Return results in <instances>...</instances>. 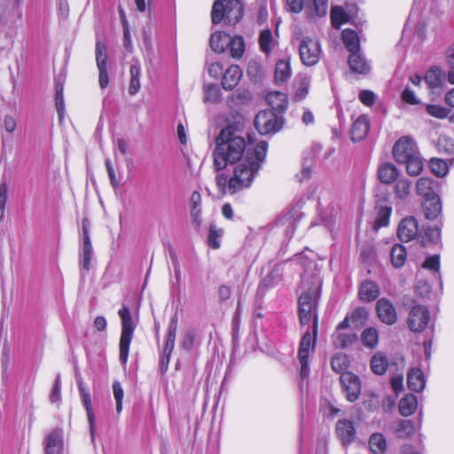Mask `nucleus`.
I'll return each mask as SVG.
<instances>
[{"instance_id": "45", "label": "nucleus", "mask_w": 454, "mask_h": 454, "mask_svg": "<svg viewBox=\"0 0 454 454\" xmlns=\"http://www.w3.org/2000/svg\"><path fill=\"white\" fill-rule=\"evenodd\" d=\"M430 169L431 171L437 176L442 177L444 176L449 170L448 164L445 160L434 158L430 160Z\"/></svg>"}, {"instance_id": "20", "label": "nucleus", "mask_w": 454, "mask_h": 454, "mask_svg": "<svg viewBox=\"0 0 454 454\" xmlns=\"http://www.w3.org/2000/svg\"><path fill=\"white\" fill-rule=\"evenodd\" d=\"M369 120L366 116H359L353 123L350 130V137L353 141H361L369 131Z\"/></svg>"}, {"instance_id": "5", "label": "nucleus", "mask_w": 454, "mask_h": 454, "mask_svg": "<svg viewBox=\"0 0 454 454\" xmlns=\"http://www.w3.org/2000/svg\"><path fill=\"white\" fill-rule=\"evenodd\" d=\"M118 315L121 320V333L119 344L120 361L121 364H125L129 357V345L137 325L128 307L122 306V308L119 309Z\"/></svg>"}, {"instance_id": "39", "label": "nucleus", "mask_w": 454, "mask_h": 454, "mask_svg": "<svg viewBox=\"0 0 454 454\" xmlns=\"http://www.w3.org/2000/svg\"><path fill=\"white\" fill-rule=\"evenodd\" d=\"M222 98L221 90L216 84H207L204 86V100L208 103H218Z\"/></svg>"}, {"instance_id": "2", "label": "nucleus", "mask_w": 454, "mask_h": 454, "mask_svg": "<svg viewBox=\"0 0 454 454\" xmlns=\"http://www.w3.org/2000/svg\"><path fill=\"white\" fill-rule=\"evenodd\" d=\"M268 151V144L259 142L251 151L249 148L243 160L234 163L232 176L228 177L221 173L215 176L217 189L222 194H234L251 186Z\"/></svg>"}, {"instance_id": "59", "label": "nucleus", "mask_w": 454, "mask_h": 454, "mask_svg": "<svg viewBox=\"0 0 454 454\" xmlns=\"http://www.w3.org/2000/svg\"><path fill=\"white\" fill-rule=\"evenodd\" d=\"M223 67L220 62H213L207 66L208 74L215 79L219 78L223 74Z\"/></svg>"}, {"instance_id": "64", "label": "nucleus", "mask_w": 454, "mask_h": 454, "mask_svg": "<svg viewBox=\"0 0 454 454\" xmlns=\"http://www.w3.org/2000/svg\"><path fill=\"white\" fill-rule=\"evenodd\" d=\"M424 268H427L430 270L438 271L440 268V261L438 256H430L428 257L424 264Z\"/></svg>"}, {"instance_id": "18", "label": "nucleus", "mask_w": 454, "mask_h": 454, "mask_svg": "<svg viewBox=\"0 0 454 454\" xmlns=\"http://www.w3.org/2000/svg\"><path fill=\"white\" fill-rule=\"evenodd\" d=\"M63 447L62 431L56 429L46 437L45 453L60 454Z\"/></svg>"}, {"instance_id": "33", "label": "nucleus", "mask_w": 454, "mask_h": 454, "mask_svg": "<svg viewBox=\"0 0 454 454\" xmlns=\"http://www.w3.org/2000/svg\"><path fill=\"white\" fill-rule=\"evenodd\" d=\"M423 208L427 218H436L442 210L439 198L436 196L432 199L426 200L423 203Z\"/></svg>"}, {"instance_id": "26", "label": "nucleus", "mask_w": 454, "mask_h": 454, "mask_svg": "<svg viewBox=\"0 0 454 454\" xmlns=\"http://www.w3.org/2000/svg\"><path fill=\"white\" fill-rule=\"evenodd\" d=\"M292 75L290 61L288 59H280L276 63L275 82L277 84H283Z\"/></svg>"}, {"instance_id": "57", "label": "nucleus", "mask_w": 454, "mask_h": 454, "mask_svg": "<svg viewBox=\"0 0 454 454\" xmlns=\"http://www.w3.org/2000/svg\"><path fill=\"white\" fill-rule=\"evenodd\" d=\"M105 163H106V170H107V174H108V176L110 179L111 185L114 188H118L121 184V179L119 177H117L111 160L106 159Z\"/></svg>"}, {"instance_id": "35", "label": "nucleus", "mask_w": 454, "mask_h": 454, "mask_svg": "<svg viewBox=\"0 0 454 454\" xmlns=\"http://www.w3.org/2000/svg\"><path fill=\"white\" fill-rule=\"evenodd\" d=\"M391 262L395 268L402 267L407 257L405 247L403 245L395 244L391 249Z\"/></svg>"}, {"instance_id": "24", "label": "nucleus", "mask_w": 454, "mask_h": 454, "mask_svg": "<svg viewBox=\"0 0 454 454\" xmlns=\"http://www.w3.org/2000/svg\"><path fill=\"white\" fill-rule=\"evenodd\" d=\"M398 169L389 162L382 163L378 168V177L384 184H392L398 176Z\"/></svg>"}, {"instance_id": "38", "label": "nucleus", "mask_w": 454, "mask_h": 454, "mask_svg": "<svg viewBox=\"0 0 454 454\" xmlns=\"http://www.w3.org/2000/svg\"><path fill=\"white\" fill-rule=\"evenodd\" d=\"M411 189V182L406 178L398 179L395 185V195L400 200L409 197Z\"/></svg>"}, {"instance_id": "41", "label": "nucleus", "mask_w": 454, "mask_h": 454, "mask_svg": "<svg viewBox=\"0 0 454 454\" xmlns=\"http://www.w3.org/2000/svg\"><path fill=\"white\" fill-rule=\"evenodd\" d=\"M348 366V360L346 355L338 353L332 357L331 367L334 372L340 373V375L343 372H346L345 371L347 370Z\"/></svg>"}, {"instance_id": "53", "label": "nucleus", "mask_w": 454, "mask_h": 454, "mask_svg": "<svg viewBox=\"0 0 454 454\" xmlns=\"http://www.w3.org/2000/svg\"><path fill=\"white\" fill-rule=\"evenodd\" d=\"M427 112L433 117L443 119L448 116L449 110L439 105H427Z\"/></svg>"}, {"instance_id": "47", "label": "nucleus", "mask_w": 454, "mask_h": 454, "mask_svg": "<svg viewBox=\"0 0 454 454\" xmlns=\"http://www.w3.org/2000/svg\"><path fill=\"white\" fill-rule=\"evenodd\" d=\"M368 315L367 309L360 307L356 309L349 317L354 326L359 327L366 322Z\"/></svg>"}, {"instance_id": "51", "label": "nucleus", "mask_w": 454, "mask_h": 454, "mask_svg": "<svg viewBox=\"0 0 454 454\" xmlns=\"http://www.w3.org/2000/svg\"><path fill=\"white\" fill-rule=\"evenodd\" d=\"M446 59L448 66V82L450 84H454V44L449 48Z\"/></svg>"}, {"instance_id": "14", "label": "nucleus", "mask_w": 454, "mask_h": 454, "mask_svg": "<svg viewBox=\"0 0 454 454\" xmlns=\"http://www.w3.org/2000/svg\"><path fill=\"white\" fill-rule=\"evenodd\" d=\"M398 237L402 241L409 242L419 233V224L415 217L409 216L401 221L398 226Z\"/></svg>"}, {"instance_id": "55", "label": "nucleus", "mask_w": 454, "mask_h": 454, "mask_svg": "<svg viewBox=\"0 0 454 454\" xmlns=\"http://www.w3.org/2000/svg\"><path fill=\"white\" fill-rule=\"evenodd\" d=\"M55 105L59 119L63 118L65 108L62 85H57Z\"/></svg>"}, {"instance_id": "36", "label": "nucleus", "mask_w": 454, "mask_h": 454, "mask_svg": "<svg viewBox=\"0 0 454 454\" xmlns=\"http://www.w3.org/2000/svg\"><path fill=\"white\" fill-rule=\"evenodd\" d=\"M371 450L375 454H381L387 448V442L382 434L375 433L371 435L369 440Z\"/></svg>"}, {"instance_id": "54", "label": "nucleus", "mask_w": 454, "mask_h": 454, "mask_svg": "<svg viewBox=\"0 0 454 454\" xmlns=\"http://www.w3.org/2000/svg\"><path fill=\"white\" fill-rule=\"evenodd\" d=\"M391 214V208L388 207H383L380 208L375 224L378 228L387 225L389 216Z\"/></svg>"}, {"instance_id": "34", "label": "nucleus", "mask_w": 454, "mask_h": 454, "mask_svg": "<svg viewBox=\"0 0 454 454\" xmlns=\"http://www.w3.org/2000/svg\"><path fill=\"white\" fill-rule=\"evenodd\" d=\"M361 340L364 347L375 348L379 342V333L374 327L365 328L361 334Z\"/></svg>"}, {"instance_id": "13", "label": "nucleus", "mask_w": 454, "mask_h": 454, "mask_svg": "<svg viewBox=\"0 0 454 454\" xmlns=\"http://www.w3.org/2000/svg\"><path fill=\"white\" fill-rule=\"evenodd\" d=\"M376 312L380 321L392 325L397 320V314L393 303L387 298H380L376 304Z\"/></svg>"}, {"instance_id": "50", "label": "nucleus", "mask_w": 454, "mask_h": 454, "mask_svg": "<svg viewBox=\"0 0 454 454\" xmlns=\"http://www.w3.org/2000/svg\"><path fill=\"white\" fill-rule=\"evenodd\" d=\"M437 147L440 152H443L447 154L454 153V142L451 138L446 136H441L437 141Z\"/></svg>"}, {"instance_id": "30", "label": "nucleus", "mask_w": 454, "mask_h": 454, "mask_svg": "<svg viewBox=\"0 0 454 454\" xmlns=\"http://www.w3.org/2000/svg\"><path fill=\"white\" fill-rule=\"evenodd\" d=\"M258 41L260 50L266 55L270 54L277 45V42L273 39L272 33L270 29L261 31Z\"/></svg>"}, {"instance_id": "6", "label": "nucleus", "mask_w": 454, "mask_h": 454, "mask_svg": "<svg viewBox=\"0 0 454 454\" xmlns=\"http://www.w3.org/2000/svg\"><path fill=\"white\" fill-rule=\"evenodd\" d=\"M299 56L303 65L312 67L318 63L322 54V48L317 39L302 37L299 41Z\"/></svg>"}, {"instance_id": "21", "label": "nucleus", "mask_w": 454, "mask_h": 454, "mask_svg": "<svg viewBox=\"0 0 454 454\" xmlns=\"http://www.w3.org/2000/svg\"><path fill=\"white\" fill-rule=\"evenodd\" d=\"M336 430L343 444H348L355 439L356 430L351 421L342 419L338 421Z\"/></svg>"}, {"instance_id": "44", "label": "nucleus", "mask_w": 454, "mask_h": 454, "mask_svg": "<svg viewBox=\"0 0 454 454\" xmlns=\"http://www.w3.org/2000/svg\"><path fill=\"white\" fill-rule=\"evenodd\" d=\"M95 51L98 68L107 67V50L106 44L101 41H97Z\"/></svg>"}, {"instance_id": "1", "label": "nucleus", "mask_w": 454, "mask_h": 454, "mask_svg": "<svg viewBox=\"0 0 454 454\" xmlns=\"http://www.w3.org/2000/svg\"><path fill=\"white\" fill-rule=\"evenodd\" d=\"M299 262L304 269L301 278L302 293L299 299V316L302 325H309L313 320V334L309 330L306 331L301 338L298 358L301 364L300 376L306 379L309 373V356L315 349L316 334L317 331V317L316 314L321 279L315 272L316 264L313 261H309L304 255H301Z\"/></svg>"}, {"instance_id": "3", "label": "nucleus", "mask_w": 454, "mask_h": 454, "mask_svg": "<svg viewBox=\"0 0 454 454\" xmlns=\"http://www.w3.org/2000/svg\"><path fill=\"white\" fill-rule=\"evenodd\" d=\"M247 150L246 140L240 130L231 125L225 127L215 138V147L213 152L215 170L221 171L228 164L243 160Z\"/></svg>"}, {"instance_id": "48", "label": "nucleus", "mask_w": 454, "mask_h": 454, "mask_svg": "<svg viewBox=\"0 0 454 454\" xmlns=\"http://www.w3.org/2000/svg\"><path fill=\"white\" fill-rule=\"evenodd\" d=\"M278 225L283 228L286 235H293L296 228V220L293 215H287L278 220Z\"/></svg>"}, {"instance_id": "9", "label": "nucleus", "mask_w": 454, "mask_h": 454, "mask_svg": "<svg viewBox=\"0 0 454 454\" xmlns=\"http://www.w3.org/2000/svg\"><path fill=\"white\" fill-rule=\"evenodd\" d=\"M430 318L428 309L421 305L411 308L408 317V325L412 332H422L426 329Z\"/></svg>"}, {"instance_id": "56", "label": "nucleus", "mask_w": 454, "mask_h": 454, "mask_svg": "<svg viewBox=\"0 0 454 454\" xmlns=\"http://www.w3.org/2000/svg\"><path fill=\"white\" fill-rule=\"evenodd\" d=\"M8 198V185L5 182L0 184V220L4 216V208Z\"/></svg>"}, {"instance_id": "16", "label": "nucleus", "mask_w": 454, "mask_h": 454, "mask_svg": "<svg viewBox=\"0 0 454 454\" xmlns=\"http://www.w3.org/2000/svg\"><path fill=\"white\" fill-rule=\"evenodd\" d=\"M93 247L90 242L88 230L83 225L82 247L80 253V265L83 270H89L92 259Z\"/></svg>"}, {"instance_id": "12", "label": "nucleus", "mask_w": 454, "mask_h": 454, "mask_svg": "<svg viewBox=\"0 0 454 454\" xmlns=\"http://www.w3.org/2000/svg\"><path fill=\"white\" fill-rule=\"evenodd\" d=\"M220 14L226 25H235L243 16V5L239 0H228L223 4Z\"/></svg>"}, {"instance_id": "46", "label": "nucleus", "mask_w": 454, "mask_h": 454, "mask_svg": "<svg viewBox=\"0 0 454 454\" xmlns=\"http://www.w3.org/2000/svg\"><path fill=\"white\" fill-rule=\"evenodd\" d=\"M310 87V80L302 76L299 78V81L295 89V98L297 100H302L308 95Z\"/></svg>"}, {"instance_id": "27", "label": "nucleus", "mask_w": 454, "mask_h": 454, "mask_svg": "<svg viewBox=\"0 0 454 454\" xmlns=\"http://www.w3.org/2000/svg\"><path fill=\"white\" fill-rule=\"evenodd\" d=\"M230 40L231 38L227 34L215 32L212 34L209 40L210 47L215 52L222 53L229 46Z\"/></svg>"}, {"instance_id": "42", "label": "nucleus", "mask_w": 454, "mask_h": 454, "mask_svg": "<svg viewBox=\"0 0 454 454\" xmlns=\"http://www.w3.org/2000/svg\"><path fill=\"white\" fill-rule=\"evenodd\" d=\"M230 50L231 57L239 59L243 56L245 51V42L242 36H234L230 40Z\"/></svg>"}, {"instance_id": "37", "label": "nucleus", "mask_w": 454, "mask_h": 454, "mask_svg": "<svg viewBox=\"0 0 454 454\" xmlns=\"http://www.w3.org/2000/svg\"><path fill=\"white\" fill-rule=\"evenodd\" d=\"M371 368L378 375H382L387 368V357L382 353H376L371 360Z\"/></svg>"}, {"instance_id": "29", "label": "nucleus", "mask_w": 454, "mask_h": 454, "mask_svg": "<svg viewBox=\"0 0 454 454\" xmlns=\"http://www.w3.org/2000/svg\"><path fill=\"white\" fill-rule=\"evenodd\" d=\"M417 405V397L412 394L406 395L399 402V411L404 417L411 416L416 411Z\"/></svg>"}, {"instance_id": "32", "label": "nucleus", "mask_w": 454, "mask_h": 454, "mask_svg": "<svg viewBox=\"0 0 454 454\" xmlns=\"http://www.w3.org/2000/svg\"><path fill=\"white\" fill-rule=\"evenodd\" d=\"M432 180L427 177H420L416 184V192L419 195L422 196L426 200L436 197L433 188Z\"/></svg>"}, {"instance_id": "28", "label": "nucleus", "mask_w": 454, "mask_h": 454, "mask_svg": "<svg viewBox=\"0 0 454 454\" xmlns=\"http://www.w3.org/2000/svg\"><path fill=\"white\" fill-rule=\"evenodd\" d=\"M130 81L129 86V93L131 96L136 95L140 90V75L141 67L138 61H135L129 67Z\"/></svg>"}, {"instance_id": "8", "label": "nucleus", "mask_w": 454, "mask_h": 454, "mask_svg": "<svg viewBox=\"0 0 454 454\" xmlns=\"http://www.w3.org/2000/svg\"><path fill=\"white\" fill-rule=\"evenodd\" d=\"M254 126L262 135L276 132L280 129L279 120L272 111H261L254 119Z\"/></svg>"}, {"instance_id": "17", "label": "nucleus", "mask_w": 454, "mask_h": 454, "mask_svg": "<svg viewBox=\"0 0 454 454\" xmlns=\"http://www.w3.org/2000/svg\"><path fill=\"white\" fill-rule=\"evenodd\" d=\"M380 294V287L373 281L365 280L359 286L358 297L363 302L374 301L379 297Z\"/></svg>"}, {"instance_id": "49", "label": "nucleus", "mask_w": 454, "mask_h": 454, "mask_svg": "<svg viewBox=\"0 0 454 454\" xmlns=\"http://www.w3.org/2000/svg\"><path fill=\"white\" fill-rule=\"evenodd\" d=\"M331 20L335 27H339L340 25L347 22V14L341 7L335 6L331 12Z\"/></svg>"}, {"instance_id": "60", "label": "nucleus", "mask_w": 454, "mask_h": 454, "mask_svg": "<svg viewBox=\"0 0 454 454\" xmlns=\"http://www.w3.org/2000/svg\"><path fill=\"white\" fill-rule=\"evenodd\" d=\"M288 11L294 13L301 12L304 6V0H286Z\"/></svg>"}, {"instance_id": "22", "label": "nucleus", "mask_w": 454, "mask_h": 454, "mask_svg": "<svg viewBox=\"0 0 454 454\" xmlns=\"http://www.w3.org/2000/svg\"><path fill=\"white\" fill-rule=\"evenodd\" d=\"M176 330L177 319L174 317L168 325V334L163 348V356L166 357L167 364L169 362L171 353L175 347Z\"/></svg>"}, {"instance_id": "25", "label": "nucleus", "mask_w": 454, "mask_h": 454, "mask_svg": "<svg viewBox=\"0 0 454 454\" xmlns=\"http://www.w3.org/2000/svg\"><path fill=\"white\" fill-rule=\"evenodd\" d=\"M266 100L270 106L272 112H283L288 105L286 95L279 91L270 92L267 95Z\"/></svg>"}, {"instance_id": "31", "label": "nucleus", "mask_w": 454, "mask_h": 454, "mask_svg": "<svg viewBox=\"0 0 454 454\" xmlns=\"http://www.w3.org/2000/svg\"><path fill=\"white\" fill-rule=\"evenodd\" d=\"M357 340V335L351 332H336L333 335V344L337 348H345Z\"/></svg>"}, {"instance_id": "11", "label": "nucleus", "mask_w": 454, "mask_h": 454, "mask_svg": "<svg viewBox=\"0 0 454 454\" xmlns=\"http://www.w3.org/2000/svg\"><path fill=\"white\" fill-rule=\"evenodd\" d=\"M77 385L82 405L86 411L88 423L90 427V433L91 438L93 439L95 435V416L92 409L90 393L89 389L86 387L81 375H77Z\"/></svg>"}, {"instance_id": "23", "label": "nucleus", "mask_w": 454, "mask_h": 454, "mask_svg": "<svg viewBox=\"0 0 454 454\" xmlns=\"http://www.w3.org/2000/svg\"><path fill=\"white\" fill-rule=\"evenodd\" d=\"M407 383L409 388L414 392L423 390L426 385L423 372L419 368L410 370L407 375Z\"/></svg>"}, {"instance_id": "4", "label": "nucleus", "mask_w": 454, "mask_h": 454, "mask_svg": "<svg viewBox=\"0 0 454 454\" xmlns=\"http://www.w3.org/2000/svg\"><path fill=\"white\" fill-rule=\"evenodd\" d=\"M342 40L350 52L348 64L351 70L360 74H365L370 71V64L360 53V41L356 31L345 29L342 31Z\"/></svg>"}, {"instance_id": "43", "label": "nucleus", "mask_w": 454, "mask_h": 454, "mask_svg": "<svg viewBox=\"0 0 454 454\" xmlns=\"http://www.w3.org/2000/svg\"><path fill=\"white\" fill-rule=\"evenodd\" d=\"M223 235V231L220 228H217L215 224H211L209 227V233L207 238L208 245L214 248L217 249L221 246V238Z\"/></svg>"}, {"instance_id": "7", "label": "nucleus", "mask_w": 454, "mask_h": 454, "mask_svg": "<svg viewBox=\"0 0 454 454\" xmlns=\"http://www.w3.org/2000/svg\"><path fill=\"white\" fill-rule=\"evenodd\" d=\"M419 154L418 148L414 140L409 137L399 138L394 147L393 155L399 163L407 161L409 159Z\"/></svg>"}, {"instance_id": "62", "label": "nucleus", "mask_w": 454, "mask_h": 454, "mask_svg": "<svg viewBox=\"0 0 454 454\" xmlns=\"http://www.w3.org/2000/svg\"><path fill=\"white\" fill-rule=\"evenodd\" d=\"M402 98L407 104H411V105L419 104V100L416 97L415 93L408 88L403 91Z\"/></svg>"}, {"instance_id": "40", "label": "nucleus", "mask_w": 454, "mask_h": 454, "mask_svg": "<svg viewBox=\"0 0 454 454\" xmlns=\"http://www.w3.org/2000/svg\"><path fill=\"white\" fill-rule=\"evenodd\" d=\"M401 164L406 165V171L410 176H418L420 174L423 168V162L419 156V153L407 161H403Z\"/></svg>"}, {"instance_id": "61", "label": "nucleus", "mask_w": 454, "mask_h": 454, "mask_svg": "<svg viewBox=\"0 0 454 454\" xmlns=\"http://www.w3.org/2000/svg\"><path fill=\"white\" fill-rule=\"evenodd\" d=\"M327 0H313L314 11L319 17L325 16L327 12Z\"/></svg>"}, {"instance_id": "63", "label": "nucleus", "mask_w": 454, "mask_h": 454, "mask_svg": "<svg viewBox=\"0 0 454 454\" xmlns=\"http://www.w3.org/2000/svg\"><path fill=\"white\" fill-rule=\"evenodd\" d=\"M360 101L365 106H372L374 103L375 96L370 90H362L359 94Z\"/></svg>"}, {"instance_id": "58", "label": "nucleus", "mask_w": 454, "mask_h": 454, "mask_svg": "<svg viewBox=\"0 0 454 454\" xmlns=\"http://www.w3.org/2000/svg\"><path fill=\"white\" fill-rule=\"evenodd\" d=\"M228 0H215V1L213 7H212V12H211L212 22L214 24H218L222 21L223 15L220 14L221 7H222L223 4H224Z\"/></svg>"}, {"instance_id": "19", "label": "nucleus", "mask_w": 454, "mask_h": 454, "mask_svg": "<svg viewBox=\"0 0 454 454\" xmlns=\"http://www.w3.org/2000/svg\"><path fill=\"white\" fill-rule=\"evenodd\" d=\"M425 82L432 93L442 90L444 85L442 71L436 67H431L425 74Z\"/></svg>"}, {"instance_id": "15", "label": "nucleus", "mask_w": 454, "mask_h": 454, "mask_svg": "<svg viewBox=\"0 0 454 454\" xmlns=\"http://www.w3.org/2000/svg\"><path fill=\"white\" fill-rule=\"evenodd\" d=\"M243 76L242 70L238 65H231L223 74L222 86L226 90H233Z\"/></svg>"}, {"instance_id": "52", "label": "nucleus", "mask_w": 454, "mask_h": 454, "mask_svg": "<svg viewBox=\"0 0 454 454\" xmlns=\"http://www.w3.org/2000/svg\"><path fill=\"white\" fill-rule=\"evenodd\" d=\"M414 431V426L410 420H402L396 432L399 437H409L413 434Z\"/></svg>"}, {"instance_id": "10", "label": "nucleus", "mask_w": 454, "mask_h": 454, "mask_svg": "<svg viewBox=\"0 0 454 454\" xmlns=\"http://www.w3.org/2000/svg\"><path fill=\"white\" fill-rule=\"evenodd\" d=\"M340 380L347 400L349 402L356 401L361 393V382L358 376L353 372H346L340 375Z\"/></svg>"}]
</instances>
